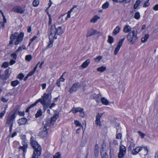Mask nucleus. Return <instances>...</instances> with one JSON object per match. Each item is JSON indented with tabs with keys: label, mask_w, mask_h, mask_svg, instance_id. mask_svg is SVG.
<instances>
[{
	"label": "nucleus",
	"mask_w": 158,
	"mask_h": 158,
	"mask_svg": "<svg viewBox=\"0 0 158 158\" xmlns=\"http://www.w3.org/2000/svg\"><path fill=\"white\" fill-rule=\"evenodd\" d=\"M90 62L89 60L88 59L86 60L81 65L82 67L84 68H86L89 65Z\"/></svg>",
	"instance_id": "obj_20"
},
{
	"label": "nucleus",
	"mask_w": 158,
	"mask_h": 158,
	"mask_svg": "<svg viewBox=\"0 0 158 158\" xmlns=\"http://www.w3.org/2000/svg\"><path fill=\"white\" fill-rule=\"evenodd\" d=\"M26 122L27 119L24 118H22L18 120V123L20 125L25 124Z\"/></svg>",
	"instance_id": "obj_17"
},
{
	"label": "nucleus",
	"mask_w": 158,
	"mask_h": 158,
	"mask_svg": "<svg viewBox=\"0 0 158 158\" xmlns=\"http://www.w3.org/2000/svg\"><path fill=\"white\" fill-rule=\"evenodd\" d=\"M83 109L82 108V110H81V111H79V112H80V116L81 117H84L85 116V113L83 111Z\"/></svg>",
	"instance_id": "obj_43"
},
{
	"label": "nucleus",
	"mask_w": 158,
	"mask_h": 158,
	"mask_svg": "<svg viewBox=\"0 0 158 158\" xmlns=\"http://www.w3.org/2000/svg\"><path fill=\"white\" fill-rule=\"evenodd\" d=\"M35 72L34 71H32L30 72L26 76V77H28L29 76H32L34 73Z\"/></svg>",
	"instance_id": "obj_51"
},
{
	"label": "nucleus",
	"mask_w": 158,
	"mask_h": 158,
	"mask_svg": "<svg viewBox=\"0 0 158 158\" xmlns=\"http://www.w3.org/2000/svg\"><path fill=\"white\" fill-rule=\"evenodd\" d=\"M51 125L47 123L46 122H43V124L40 132V136L42 137H45L47 136L48 133V130L49 129Z\"/></svg>",
	"instance_id": "obj_6"
},
{
	"label": "nucleus",
	"mask_w": 158,
	"mask_h": 158,
	"mask_svg": "<svg viewBox=\"0 0 158 158\" xmlns=\"http://www.w3.org/2000/svg\"><path fill=\"white\" fill-rule=\"evenodd\" d=\"M49 94L44 93L41 98L37 100L38 102H40L44 108H48L51 103V99L49 98Z\"/></svg>",
	"instance_id": "obj_3"
},
{
	"label": "nucleus",
	"mask_w": 158,
	"mask_h": 158,
	"mask_svg": "<svg viewBox=\"0 0 158 158\" xmlns=\"http://www.w3.org/2000/svg\"><path fill=\"white\" fill-rule=\"evenodd\" d=\"M56 104L54 103H52L51 104H49V106H48V108L49 107L51 109L52 107H54Z\"/></svg>",
	"instance_id": "obj_55"
},
{
	"label": "nucleus",
	"mask_w": 158,
	"mask_h": 158,
	"mask_svg": "<svg viewBox=\"0 0 158 158\" xmlns=\"http://www.w3.org/2000/svg\"><path fill=\"white\" fill-rule=\"evenodd\" d=\"M102 59V57L100 56H99L96 58H95V61L96 62H98L100 60Z\"/></svg>",
	"instance_id": "obj_34"
},
{
	"label": "nucleus",
	"mask_w": 158,
	"mask_h": 158,
	"mask_svg": "<svg viewBox=\"0 0 158 158\" xmlns=\"http://www.w3.org/2000/svg\"><path fill=\"white\" fill-rule=\"evenodd\" d=\"M16 61L15 60L11 59L10 62V65H12L15 63Z\"/></svg>",
	"instance_id": "obj_52"
},
{
	"label": "nucleus",
	"mask_w": 158,
	"mask_h": 158,
	"mask_svg": "<svg viewBox=\"0 0 158 158\" xmlns=\"http://www.w3.org/2000/svg\"><path fill=\"white\" fill-rule=\"evenodd\" d=\"M135 146V144L133 142H131L130 143V145L128 148L130 150H131L132 148H133Z\"/></svg>",
	"instance_id": "obj_37"
},
{
	"label": "nucleus",
	"mask_w": 158,
	"mask_h": 158,
	"mask_svg": "<svg viewBox=\"0 0 158 158\" xmlns=\"http://www.w3.org/2000/svg\"><path fill=\"white\" fill-rule=\"evenodd\" d=\"M37 38V37L36 36H34L30 40V42L29 43L28 46H30L31 44L33 41H34Z\"/></svg>",
	"instance_id": "obj_42"
},
{
	"label": "nucleus",
	"mask_w": 158,
	"mask_h": 158,
	"mask_svg": "<svg viewBox=\"0 0 158 158\" xmlns=\"http://www.w3.org/2000/svg\"><path fill=\"white\" fill-rule=\"evenodd\" d=\"M59 118V115L58 114H55L50 119L48 120L46 123L49 124L51 126L53 125L54 123L56 121V119Z\"/></svg>",
	"instance_id": "obj_13"
},
{
	"label": "nucleus",
	"mask_w": 158,
	"mask_h": 158,
	"mask_svg": "<svg viewBox=\"0 0 158 158\" xmlns=\"http://www.w3.org/2000/svg\"><path fill=\"white\" fill-rule=\"evenodd\" d=\"M38 103V101L37 100L34 103L30 105L28 107V109H30L31 108L35 106Z\"/></svg>",
	"instance_id": "obj_40"
},
{
	"label": "nucleus",
	"mask_w": 158,
	"mask_h": 158,
	"mask_svg": "<svg viewBox=\"0 0 158 158\" xmlns=\"http://www.w3.org/2000/svg\"><path fill=\"white\" fill-rule=\"evenodd\" d=\"M32 58L31 56L30 55H27L25 57V60L28 61H30Z\"/></svg>",
	"instance_id": "obj_36"
},
{
	"label": "nucleus",
	"mask_w": 158,
	"mask_h": 158,
	"mask_svg": "<svg viewBox=\"0 0 158 158\" xmlns=\"http://www.w3.org/2000/svg\"><path fill=\"white\" fill-rule=\"evenodd\" d=\"M22 144L23 145V146H21L20 148L22 149L23 152V153H24L25 152L26 149L27 147V141L24 140L22 141Z\"/></svg>",
	"instance_id": "obj_15"
},
{
	"label": "nucleus",
	"mask_w": 158,
	"mask_h": 158,
	"mask_svg": "<svg viewBox=\"0 0 158 158\" xmlns=\"http://www.w3.org/2000/svg\"><path fill=\"white\" fill-rule=\"evenodd\" d=\"M39 4V0H34L33 2V5L34 6H37Z\"/></svg>",
	"instance_id": "obj_31"
},
{
	"label": "nucleus",
	"mask_w": 158,
	"mask_h": 158,
	"mask_svg": "<svg viewBox=\"0 0 158 158\" xmlns=\"http://www.w3.org/2000/svg\"><path fill=\"white\" fill-rule=\"evenodd\" d=\"M140 17V15L139 13V12L135 13L134 15V18L137 19H139Z\"/></svg>",
	"instance_id": "obj_35"
},
{
	"label": "nucleus",
	"mask_w": 158,
	"mask_h": 158,
	"mask_svg": "<svg viewBox=\"0 0 158 158\" xmlns=\"http://www.w3.org/2000/svg\"><path fill=\"white\" fill-rule=\"evenodd\" d=\"M31 27H27V32L29 33H30L31 31Z\"/></svg>",
	"instance_id": "obj_63"
},
{
	"label": "nucleus",
	"mask_w": 158,
	"mask_h": 158,
	"mask_svg": "<svg viewBox=\"0 0 158 158\" xmlns=\"http://www.w3.org/2000/svg\"><path fill=\"white\" fill-rule=\"evenodd\" d=\"M102 114L98 113L96 116V120H100V118L102 117Z\"/></svg>",
	"instance_id": "obj_39"
},
{
	"label": "nucleus",
	"mask_w": 158,
	"mask_h": 158,
	"mask_svg": "<svg viewBox=\"0 0 158 158\" xmlns=\"http://www.w3.org/2000/svg\"><path fill=\"white\" fill-rule=\"evenodd\" d=\"M130 1V0H123L121 2H125L126 3H127L129 2Z\"/></svg>",
	"instance_id": "obj_62"
},
{
	"label": "nucleus",
	"mask_w": 158,
	"mask_h": 158,
	"mask_svg": "<svg viewBox=\"0 0 158 158\" xmlns=\"http://www.w3.org/2000/svg\"><path fill=\"white\" fill-rule=\"evenodd\" d=\"M149 37V35L148 34L145 35L144 36L141 38V41L143 43L145 42Z\"/></svg>",
	"instance_id": "obj_23"
},
{
	"label": "nucleus",
	"mask_w": 158,
	"mask_h": 158,
	"mask_svg": "<svg viewBox=\"0 0 158 158\" xmlns=\"http://www.w3.org/2000/svg\"><path fill=\"white\" fill-rule=\"evenodd\" d=\"M19 84V82L18 80L12 81L11 83V85L14 87L15 86Z\"/></svg>",
	"instance_id": "obj_28"
},
{
	"label": "nucleus",
	"mask_w": 158,
	"mask_h": 158,
	"mask_svg": "<svg viewBox=\"0 0 158 158\" xmlns=\"http://www.w3.org/2000/svg\"><path fill=\"white\" fill-rule=\"evenodd\" d=\"M131 28L128 25H126L125 26L123 29V31L125 33L129 32L130 31Z\"/></svg>",
	"instance_id": "obj_16"
},
{
	"label": "nucleus",
	"mask_w": 158,
	"mask_h": 158,
	"mask_svg": "<svg viewBox=\"0 0 158 158\" xmlns=\"http://www.w3.org/2000/svg\"><path fill=\"white\" fill-rule=\"evenodd\" d=\"M120 30L121 29L120 27L117 26L113 31V33L114 35H116L119 32Z\"/></svg>",
	"instance_id": "obj_22"
},
{
	"label": "nucleus",
	"mask_w": 158,
	"mask_h": 158,
	"mask_svg": "<svg viewBox=\"0 0 158 158\" xmlns=\"http://www.w3.org/2000/svg\"><path fill=\"white\" fill-rule=\"evenodd\" d=\"M114 150L113 149H112L111 148H110V156H112V155H114Z\"/></svg>",
	"instance_id": "obj_54"
},
{
	"label": "nucleus",
	"mask_w": 158,
	"mask_h": 158,
	"mask_svg": "<svg viewBox=\"0 0 158 158\" xmlns=\"http://www.w3.org/2000/svg\"><path fill=\"white\" fill-rule=\"evenodd\" d=\"M122 136V134L120 133H119L117 135L116 138L117 139H121Z\"/></svg>",
	"instance_id": "obj_50"
},
{
	"label": "nucleus",
	"mask_w": 158,
	"mask_h": 158,
	"mask_svg": "<svg viewBox=\"0 0 158 158\" xmlns=\"http://www.w3.org/2000/svg\"><path fill=\"white\" fill-rule=\"evenodd\" d=\"M106 67L102 66L101 67L98 68L97 69V71L100 72H103L106 70Z\"/></svg>",
	"instance_id": "obj_27"
},
{
	"label": "nucleus",
	"mask_w": 158,
	"mask_h": 158,
	"mask_svg": "<svg viewBox=\"0 0 158 158\" xmlns=\"http://www.w3.org/2000/svg\"><path fill=\"white\" fill-rule=\"evenodd\" d=\"M42 114V111L41 110H38L37 112L35 115L36 118L39 117L41 116Z\"/></svg>",
	"instance_id": "obj_29"
},
{
	"label": "nucleus",
	"mask_w": 158,
	"mask_h": 158,
	"mask_svg": "<svg viewBox=\"0 0 158 158\" xmlns=\"http://www.w3.org/2000/svg\"><path fill=\"white\" fill-rule=\"evenodd\" d=\"M64 16H65L64 15H63L62 16H61L59 18V19H61V20H62V22H64V21H63V20H64V19H65V18L66 17H64Z\"/></svg>",
	"instance_id": "obj_57"
},
{
	"label": "nucleus",
	"mask_w": 158,
	"mask_h": 158,
	"mask_svg": "<svg viewBox=\"0 0 158 158\" xmlns=\"http://www.w3.org/2000/svg\"><path fill=\"white\" fill-rule=\"evenodd\" d=\"M74 123L77 126H81V123L78 120H75Z\"/></svg>",
	"instance_id": "obj_47"
},
{
	"label": "nucleus",
	"mask_w": 158,
	"mask_h": 158,
	"mask_svg": "<svg viewBox=\"0 0 158 158\" xmlns=\"http://www.w3.org/2000/svg\"><path fill=\"white\" fill-rule=\"evenodd\" d=\"M141 0H137L136 2H135L134 6V8L136 9L139 6L140 4L141 3Z\"/></svg>",
	"instance_id": "obj_24"
},
{
	"label": "nucleus",
	"mask_w": 158,
	"mask_h": 158,
	"mask_svg": "<svg viewBox=\"0 0 158 158\" xmlns=\"http://www.w3.org/2000/svg\"><path fill=\"white\" fill-rule=\"evenodd\" d=\"M63 33V30L60 27L57 28L55 27V25H52L49 32V42L48 44L47 48H50L53 46L54 39L57 38V35H60Z\"/></svg>",
	"instance_id": "obj_1"
},
{
	"label": "nucleus",
	"mask_w": 158,
	"mask_h": 158,
	"mask_svg": "<svg viewBox=\"0 0 158 158\" xmlns=\"http://www.w3.org/2000/svg\"><path fill=\"white\" fill-rule=\"evenodd\" d=\"M138 133H139V135L141 136V138L143 139L144 138L145 135L144 133H142L139 131H138Z\"/></svg>",
	"instance_id": "obj_45"
},
{
	"label": "nucleus",
	"mask_w": 158,
	"mask_h": 158,
	"mask_svg": "<svg viewBox=\"0 0 158 158\" xmlns=\"http://www.w3.org/2000/svg\"><path fill=\"white\" fill-rule=\"evenodd\" d=\"M61 155L60 153L57 152L53 156V158H60Z\"/></svg>",
	"instance_id": "obj_33"
},
{
	"label": "nucleus",
	"mask_w": 158,
	"mask_h": 158,
	"mask_svg": "<svg viewBox=\"0 0 158 158\" xmlns=\"http://www.w3.org/2000/svg\"><path fill=\"white\" fill-rule=\"evenodd\" d=\"M73 8H72L67 13V16L65 18V19L63 20L64 21H66L68 18H70L71 17L70 13L72 11Z\"/></svg>",
	"instance_id": "obj_25"
},
{
	"label": "nucleus",
	"mask_w": 158,
	"mask_h": 158,
	"mask_svg": "<svg viewBox=\"0 0 158 158\" xmlns=\"http://www.w3.org/2000/svg\"><path fill=\"white\" fill-rule=\"evenodd\" d=\"M126 148L122 145L120 146L119 148V152L118 154V158H122L126 154Z\"/></svg>",
	"instance_id": "obj_8"
},
{
	"label": "nucleus",
	"mask_w": 158,
	"mask_h": 158,
	"mask_svg": "<svg viewBox=\"0 0 158 158\" xmlns=\"http://www.w3.org/2000/svg\"><path fill=\"white\" fill-rule=\"evenodd\" d=\"M24 77V76L22 73L19 74L18 76V78L20 79L21 80L23 79V77Z\"/></svg>",
	"instance_id": "obj_49"
},
{
	"label": "nucleus",
	"mask_w": 158,
	"mask_h": 158,
	"mask_svg": "<svg viewBox=\"0 0 158 158\" xmlns=\"http://www.w3.org/2000/svg\"><path fill=\"white\" fill-rule=\"evenodd\" d=\"M101 102L102 104L106 105H107L109 103L108 101L105 98H101Z\"/></svg>",
	"instance_id": "obj_26"
},
{
	"label": "nucleus",
	"mask_w": 158,
	"mask_h": 158,
	"mask_svg": "<svg viewBox=\"0 0 158 158\" xmlns=\"http://www.w3.org/2000/svg\"><path fill=\"white\" fill-rule=\"evenodd\" d=\"M142 149H143V150L146 152V154L147 153L148 150L147 147L146 146H144L142 147H137L132 150V153L134 155H136Z\"/></svg>",
	"instance_id": "obj_9"
},
{
	"label": "nucleus",
	"mask_w": 158,
	"mask_h": 158,
	"mask_svg": "<svg viewBox=\"0 0 158 158\" xmlns=\"http://www.w3.org/2000/svg\"><path fill=\"white\" fill-rule=\"evenodd\" d=\"M9 63L7 62H4L2 65V67L4 68H6L9 65Z\"/></svg>",
	"instance_id": "obj_38"
},
{
	"label": "nucleus",
	"mask_w": 158,
	"mask_h": 158,
	"mask_svg": "<svg viewBox=\"0 0 158 158\" xmlns=\"http://www.w3.org/2000/svg\"><path fill=\"white\" fill-rule=\"evenodd\" d=\"M41 85L42 87V89H44L46 87V83L42 84H41Z\"/></svg>",
	"instance_id": "obj_59"
},
{
	"label": "nucleus",
	"mask_w": 158,
	"mask_h": 158,
	"mask_svg": "<svg viewBox=\"0 0 158 158\" xmlns=\"http://www.w3.org/2000/svg\"><path fill=\"white\" fill-rule=\"evenodd\" d=\"M60 81L58 80L57 81V82L56 83L57 85L59 87H60Z\"/></svg>",
	"instance_id": "obj_61"
},
{
	"label": "nucleus",
	"mask_w": 158,
	"mask_h": 158,
	"mask_svg": "<svg viewBox=\"0 0 158 158\" xmlns=\"http://www.w3.org/2000/svg\"><path fill=\"white\" fill-rule=\"evenodd\" d=\"M30 141L31 145L34 149L31 158H38L41 154V147L36 141L34 140L33 136L31 137Z\"/></svg>",
	"instance_id": "obj_2"
},
{
	"label": "nucleus",
	"mask_w": 158,
	"mask_h": 158,
	"mask_svg": "<svg viewBox=\"0 0 158 158\" xmlns=\"http://www.w3.org/2000/svg\"><path fill=\"white\" fill-rule=\"evenodd\" d=\"M86 143V141L85 140H83L81 141V145L82 147H84Z\"/></svg>",
	"instance_id": "obj_56"
},
{
	"label": "nucleus",
	"mask_w": 158,
	"mask_h": 158,
	"mask_svg": "<svg viewBox=\"0 0 158 158\" xmlns=\"http://www.w3.org/2000/svg\"><path fill=\"white\" fill-rule=\"evenodd\" d=\"M124 40V38L121 39L118 43L117 47L115 48L114 52V54L116 55L117 54L120 48L122 45L123 42Z\"/></svg>",
	"instance_id": "obj_11"
},
{
	"label": "nucleus",
	"mask_w": 158,
	"mask_h": 158,
	"mask_svg": "<svg viewBox=\"0 0 158 158\" xmlns=\"http://www.w3.org/2000/svg\"><path fill=\"white\" fill-rule=\"evenodd\" d=\"M150 3L149 2V0H147L145 1L143 5V7H147L149 6Z\"/></svg>",
	"instance_id": "obj_41"
},
{
	"label": "nucleus",
	"mask_w": 158,
	"mask_h": 158,
	"mask_svg": "<svg viewBox=\"0 0 158 158\" xmlns=\"http://www.w3.org/2000/svg\"><path fill=\"white\" fill-rule=\"evenodd\" d=\"M80 85L79 83H76L73 84L72 86L70 88L69 92L72 94L73 92H76L80 87Z\"/></svg>",
	"instance_id": "obj_10"
},
{
	"label": "nucleus",
	"mask_w": 158,
	"mask_h": 158,
	"mask_svg": "<svg viewBox=\"0 0 158 158\" xmlns=\"http://www.w3.org/2000/svg\"><path fill=\"white\" fill-rule=\"evenodd\" d=\"M153 9L155 10H158V4L156 5L153 7Z\"/></svg>",
	"instance_id": "obj_53"
},
{
	"label": "nucleus",
	"mask_w": 158,
	"mask_h": 158,
	"mask_svg": "<svg viewBox=\"0 0 158 158\" xmlns=\"http://www.w3.org/2000/svg\"><path fill=\"white\" fill-rule=\"evenodd\" d=\"M127 39L130 44H134L138 40L137 31L135 32V31L133 30L130 32L127 36Z\"/></svg>",
	"instance_id": "obj_5"
},
{
	"label": "nucleus",
	"mask_w": 158,
	"mask_h": 158,
	"mask_svg": "<svg viewBox=\"0 0 158 158\" xmlns=\"http://www.w3.org/2000/svg\"><path fill=\"white\" fill-rule=\"evenodd\" d=\"M22 50V47L21 46L19 47L18 49L16 51V53H17L19 52H20V51H21Z\"/></svg>",
	"instance_id": "obj_58"
},
{
	"label": "nucleus",
	"mask_w": 158,
	"mask_h": 158,
	"mask_svg": "<svg viewBox=\"0 0 158 158\" xmlns=\"http://www.w3.org/2000/svg\"><path fill=\"white\" fill-rule=\"evenodd\" d=\"M95 123L97 126H100L101 125V123L100 120H95Z\"/></svg>",
	"instance_id": "obj_46"
},
{
	"label": "nucleus",
	"mask_w": 158,
	"mask_h": 158,
	"mask_svg": "<svg viewBox=\"0 0 158 158\" xmlns=\"http://www.w3.org/2000/svg\"><path fill=\"white\" fill-rule=\"evenodd\" d=\"M16 53H12L11 54V56L14 59H16L17 58V54Z\"/></svg>",
	"instance_id": "obj_48"
},
{
	"label": "nucleus",
	"mask_w": 158,
	"mask_h": 158,
	"mask_svg": "<svg viewBox=\"0 0 158 158\" xmlns=\"http://www.w3.org/2000/svg\"><path fill=\"white\" fill-rule=\"evenodd\" d=\"M1 100L3 102H6L7 101V100L6 99L4 98H2Z\"/></svg>",
	"instance_id": "obj_64"
},
{
	"label": "nucleus",
	"mask_w": 158,
	"mask_h": 158,
	"mask_svg": "<svg viewBox=\"0 0 158 158\" xmlns=\"http://www.w3.org/2000/svg\"><path fill=\"white\" fill-rule=\"evenodd\" d=\"M109 3L108 2H106L102 6V8L103 9H107L109 6Z\"/></svg>",
	"instance_id": "obj_30"
},
{
	"label": "nucleus",
	"mask_w": 158,
	"mask_h": 158,
	"mask_svg": "<svg viewBox=\"0 0 158 158\" xmlns=\"http://www.w3.org/2000/svg\"><path fill=\"white\" fill-rule=\"evenodd\" d=\"M23 35L24 34L23 33L21 32L19 34L18 33L16 32L10 35V40H14L15 44L16 45L22 41L23 38Z\"/></svg>",
	"instance_id": "obj_4"
},
{
	"label": "nucleus",
	"mask_w": 158,
	"mask_h": 158,
	"mask_svg": "<svg viewBox=\"0 0 158 158\" xmlns=\"http://www.w3.org/2000/svg\"><path fill=\"white\" fill-rule=\"evenodd\" d=\"M98 33V32L97 31L94 29H91L88 31L87 34L86 36H90L96 35Z\"/></svg>",
	"instance_id": "obj_14"
},
{
	"label": "nucleus",
	"mask_w": 158,
	"mask_h": 158,
	"mask_svg": "<svg viewBox=\"0 0 158 158\" xmlns=\"http://www.w3.org/2000/svg\"><path fill=\"white\" fill-rule=\"evenodd\" d=\"M15 117L14 114L10 116L7 119L6 124L10 126V131L11 132L13 126V122L15 120Z\"/></svg>",
	"instance_id": "obj_7"
},
{
	"label": "nucleus",
	"mask_w": 158,
	"mask_h": 158,
	"mask_svg": "<svg viewBox=\"0 0 158 158\" xmlns=\"http://www.w3.org/2000/svg\"><path fill=\"white\" fill-rule=\"evenodd\" d=\"M6 107L5 108V110L2 111L0 113V118H2L3 116L5 113L6 112L5 110L6 109Z\"/></svg>",
	"instance_id": "obj_44"
},
{
	"label": "nucleus",
	"mask_w": 158,
	"mask_h": 158,
	"mask_svg": "<svg viewBox=\"0 0 158 158\" xmlns=\"http://www.w3.org/2000/svg\"><path fill=\"white\" fill-rule=\"evenodd\" d=\"M100 153L102 158H107L108 157L107 153L106 152L104 151L103 148L101 150Z\"/></svg>",
	"instance_id": "obj_18"
},
{
	"label": "nucleus",
	"mask_w": 158,
	"mask_h": 158,
	"mask_svg": "<svg viewBox=\"0 0 158 158\" xmlns=\"http://www.w3.org/2000/svg\"><path fill=\"white\" fill-rule=\"evenodd\" d=\"M99 149V147L98 144H95V150L96 151H98Z\"/></svg>",
	"instance_id": "obj_60"
},
{
	"label": "nucleus",
	"mask_w": 158,
	"mask_h": 158,
	"mask_svg": "<svg viewBox=\"0 0 158 158\" xmlns=\"http://www.w3.org/2000/svg\"><path fill=\"white\" fill-rule=\"evenodd\" d=\"M11 11L22 14L24 13L25 10L22 9L20 6H15L12 9Z\"/></svg>",
	"instance_id": "obj_12"
},
{
	"label": "nucleus",
	"mask_w": 158,
	"mask_h": 158,
	"mask_svg": "<svg viewBox=\"0 0 158 158\" xmlns=\"http://www.w3.org/2000/svg\"><path fill=\"white\" fill-rule=\"evenodd\" d=\"M114 39L113 38L110 36H109L108 37V42L111 44L113 42Z\"/></svg>",
	"instance_id": "obj_32"
},
{
	"label": "nucleus",
	"mask_w": 158,
	"mask_h": 158,
	"mask_svg": "<svg viewBox=\"0 0 158 158\" xmlns=\"http://www.w3.org/2000/svg\"><path fill=\"white\" fill-rule=\"evenodd\" d=\"M82 110V108L80 107H77L76 108L73 107L70 111L72 112L73 113H75L77 112L81 111Z\"/></svg>",
	"instance_id": "obj_19"
},
{
	"label": "nucleus",
	"mask_w": 158,
	"mask_h": 158,
	"mask_svg": "<svg viewBox=\"0 0 158 158\" xmlns=\"http://www.w3.org/2000/svg\"><path fill=\"white\" fill-rule=\"evenodd\" d=\"M99 19H100L99 17L97 15H95L90 19V22L91 23H95L97 22V20Z\"/></svg>",
	"instance_id": "obj_21"
}]
</instances>
